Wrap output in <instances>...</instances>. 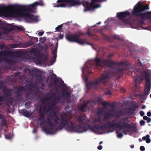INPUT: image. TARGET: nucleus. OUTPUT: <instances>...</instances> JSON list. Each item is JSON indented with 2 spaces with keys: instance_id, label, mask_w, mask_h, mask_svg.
<instances>
[{
  "instance_id": "9",
  "label": "nucleus",
  "mask_w": 151,
  "mask_h": 151,
  "mask_svg": "<svg viewBox=\"0 0 151 151\" xmlns=\"http://www.w3.org/2000/svg\"><path fill=\"white\" fill-rule=\"evenodd\" d=\"M23 54V52L22 51L14 52L11 50L0 51V60L5 57L13 56L16 57H19L22 56Z\"/></svg>"
},
{
  "instance_id": "2",
  "label": "nucleus",
  "mask_w": 151,
  "mask_h": 151,
  "mask_svg": "<svg viewBox=\"0 0 151 151\" xmlns=\"http://www.w3.org/2000/svg\"><path fill=\"white\" fill-rule=\"evenodd\" d=\"M116 120L114 119L109 122L104 124V125H101L99 124L95 125L92 127L89 124L86 126L84 123L80 124V130L79 132L82 133L86 131L88 129H90L91 131L94 133H97L99 130L103 131L104 129L110 128L112 127H116L121 129H127L123 130L127 132H129L131 130L134 131L136 128L132 125L126 122L125 119H122L117 123H115Z\"/></svg>"
},
{
  "instance_id": "56",
  "label": "nucleus",
  "mask_w": 151,
  "mask_h": 151,
  "mask_svg": "<svg viewBox=\"0 0 151 151\" xmlns=\"http://www.w3.org/2000/svg\"><path fill=\"white\" fill-rule=\"evenodd\" d=\"M95 121H97L99 122V123H101V119L100 117H99L97 119H96L95 120Z\"/></svg>"
},
{
  "instance_id": "32",
  "label": "nucleus",
  "mask_w": 151,
  "mask_h": 151,
  "mask_svg": "<svg viewBox=\"0 0 151 151\" xmlns=\"http://www.w3.org/2000/svg\"><path fill=\"white\" fill-rule=\"evenodd\" d=\"M61 98V97L60 96L58 95L57 96H56L53 99L56 101L57 103H60V99Z\"/></svg>"
},
{
  "instance_id": "42",
  "label": "nucleus",
  "mask_w": 151,
  "mask_h": 151,
  "mask_svg": "<svg viewBox=\"0 0 151 151\" xmlns=\"http://www.w3.org/2000/svg\"><path fill=\"white\" fill-rule=\"evenodd\" d=\"M86 34L90 37L92 38L93 36V34L91 33L89 31V30H88V31L86 33Z\"/></svg>"
},
{
  "instance_id": "15",
  "label": "nucleus",
  "mask_w": 151,
  "mask_h": 151,
  "mask_svg": "<svg viewBox=\"0 0 151 151\" xmlns=\"http://www.w3.org/2000/svg\"><path fill=\"white\" fill-rule=\"evenodd\" d=\"M62 96L66 99L67 103H71V101L69 100V99L71 97V94L67 89H63Z\"/></svg>"
},
{
  "instance_id": "17",
  "label": "nucleus",
  "mask_w": 151,
  "mask_h": 151,
  "mask_svg": "<svg viewBox=\"0 0 151 151\" xmlns=\"http://www.w3.org/2000/svg\"><path fill=\"white\" fill-rule=\"evenodd\" d=\"M103 28H101L100 29L98 30V32H100L103 35L102 38L105 40L107 41L111 42V38L107 36L105 34L103 33Z\"/></svg>"
},
{
  "instance_id": "44",
  "label": "nucleus",
  "mask_w": 151,
  "mask_h": 151,
  "mask_svg": "<svg viewBox=\"0 0 151 151\" xmlns=\"http://www.w3.org/2000/svg\"><path fill=\"white\" fill-rule=\"evenodd\" d=\"M62 27H63L62 24H61V25H59L58 26V27L55 28V29L56 30L59 31L62 28Z\"/></svg>"
},
{
  "instance_id": "26",
  "label": "nucleus",
  "mask_w": 151,
  "mask_h": 151,
  "mask_svg": "<svg viewBox=\"0 0 151 151\" xmlns=\"http://www.w3.org/2000/svg\"><path fill=\"white\" fill-rule=\"evenodd\" d=\"M139 106L138 105H132L130 107L129 109L132 111V112L129 111V112L133 114V112L136 110V108H138Z\"/></svg>"
},
{
  "instance_id": "60",
  "label": "nucleus",
  "mask_w": 151,
  "mask_h": 151,
  "mask_svg": "<svg viewBox=\"0 0 151 151\" xmlns=\"http://www.w3.org/2000/svg\"><path fill=\"white\" fill-rule=\"evenodd\" d=\"M109 106L111 107H114V104L113 103L111 104H109Z\"/></svg>"
},
{
  "instance_id": "48",
  "label": "nucleus",
  "mask_w": 151,
  "mask_h": 151,
  "mask_svg": "<svg viewBox=\"0 0 151 151\" xmlns=\"http://www.w3.org/2000/svg\"><path fill=\"white\" fill-rule=\"evenodd\" d=\"M47 100H50L52 99V96H47L45 98Z\"/></svg>"
},
{
  "instance_id": "5",
  "label": "nucleus",
  "mask_w": 151,
  "mask_h": 151,
  "mask_svg": "<svg viewBox=\"0 0 151 151\" xmlns=\"http://www.w3.org/2000/svg\"><path fill=\"white\" fill-rule=\"evenodd\" d=\"M149 9V6L138 2L134 7L132 12V14L142 19H150L151 18V11L144 12Z\"/></svg>"
},
{
  "instance_id": "6",
  "label": "nucleus",
  "mask_w": 151,
  "mask_h": 151,
  "mask_svg": "<svg viewBox=\"0 0 151 151\" xmlns=\"http://www.w3.org/2000/svg\"><path fill=\"white\" fill-rule=\"evenodd\" d=\"M70 2V7L74 6L76 5H80L81 3L79 1H76L75 0H69ZM106 0H91V3L88 2H86L83 4V6L86 8L84 9L85 11H87L94 8H97L100 7V5L96 3V2H101L106 1Z\"/></svg>"
},
{
  "instance_id": "23",
  "label": "nucleus",
  "mask_w": 151,
  "mask_h": 151,
  "mask_svg": "<svg viewBox=\"0 0 151 151\" xmlns=\"http://www.w3.org/2000/svg\"><path fill=\"white\" fill-rule=\"evenodd\" d=\"M21 113L22 114H24V116L25 117H28L30 115V112L27 110H26L25 109H23L21 110Z\"/></svg>"
},
{
  "instance_id": "45",
  "label": "nucleus",
  "mask_w": 151,
  "mask_h": 151,
  "mask_svg": "<svg viewBox=\"0 0 151 151\" xmlns=\"http://www.w3.org/2000/svg\"><path fill=\"white\" fill-rule=\"evenodd\" d=\"M4 48H6V46H5V44H0V49L2 50Z\"/></svg>"
},
{
  "instance_id": "11",
  "label": "nucleus",
  "mask_w": 151,
  "mask_h": 151,
  "mask_svg": "<svg viewBox=\"0 0 151 151\" xmlns=\"http://www.w3.org/2000/svg\"><path fill=\"white\" fill-rule=\"evenodd\" d=\"M143 73H145V81L147 82L146 83V86L145 88V91L144 93L142 94V96H146L149 94L150 91V88L151 87L150 78L148 77V74L145 71L143 72Z\"/></svg>"
},
{
  "instance_id": "39",
  "label": "nucleus",
  "mask_w": 151,
  "mask_h": 151,
  "mask_svg": "<svg viewBox=\"0 0 151 151\" xmlns=\"http://www.w3.org/2000/svg\"><path fill=\"white\" fill-rule=\"evenodd\" d=\"M53 81L55 87L57 86L58 85L57 83H58L59 80L58 78H54Z\"/></svg>"
},
{
  "instance_id": "29",
  "label": "nucleus",
  "mask_w": 151,
  "mask_h": 151,
  "mask_svg": "<svg viewBox=\"0 0 151 151\" xmlns=\"http://www.w3.org/2000/svg\"><path fill=\"white\" fill-rule=\"evenodd\" d=\"M112 115V114L111 113H106L105 114H104V121H105L106 119H108L109 117L111 116Z\"/></svg>"
},
{
  "instance_id": "59",
  "label": "nucleus",
  "mask_w": 151,
  "mask_h": 151,
  "mask_svg": "<svg viewBox=\"0 0 151 151\" xmlns=\"http://www.w3.org/2000/svg\"><path fill=\"white\" fill-rule=\"evenodd\" d=\"M19 74V72H17L16 73H15L14 75V76H15V77L18 76Z\"/></svg>"
},
{
  "instance_id": "58",
  "label": "nucleus",
  "mask_w": 151,
  "mask_h": 151,
  "mask_svg": "<svg viewBox=\"0 0 151 151\" xmlns=\"http://www.w3.org/2000/svg\"><path fill=\"white\" fill-rule=\"evenodd\" d=\"M44 31L39 32L38 33V35H39L40 36H42L43 35V34H44Z\"/></svg>"
},
{
  "instance_id": "52",
  "label": "nucleus",
  "mask_w": 151,
  "mask_h": 151,
  "mask_svg": "<svg viewBox=\"0 0 151 151\" xmlns=\"http://www.w3.org/2000/svg\"><path fill=\"white\" fill-rule=\"evenodd\" d=\"M18 45L17 44H13L12 45L11 47L12 48H16L17 47Z\"/></svg>"
},
{
  "instance_id": "10",
  "label": "nucleus",
  "mask_w": 151,
  "mask_h": 151,
  "mask_svg": "<svg viewBox=\"0 0 151 151\" xmlns=\"http://www.w3.org/2000/svg\"><path fill=\"white\" fill-rule=\"evenodd\" d=\"M130 15L129 12L127 11L124 12H118L117 13L116 17L124 23L127 24L129 22V18H126L127 17H129Z\"/></svg>"
},
{
  "instance_id": "14",
  "label": "nucleus",
  "mask_w": 151,
  "mask_h": 151,
  "mask_svg": "<svg viewBox=\"0 0 151 151\" xmlns=\"http://www.w3.org/2000/svg\"><path fill=\"white\" fill-rule=\"evenodd\" d=\"M29 12L25 13L24 18L26 21L27 22L31 23L37 21V17L31 14Z\"/></svg>"
},
{
  "instance_id": "54",
  "label": "nucleus",
  "mask_w": 151,
  "mask_h": 151,
  "mask_svg": "<svg viewBox=\"0 0 151 151\" xmlns=\"http://www.w3.org/2000/svg\"><path fill=\"white\" fill-rule=\"evenodd\" d=\"M86 44L88 45H90L92 47H93V46L92 44L87 42L85 40V42L84 43L83 45H84Z\"/></svg>"
},
{
  "instance_id": "1",
  "label": "nucleus",
  "mask_w": 151,
  "mask_h": 151,
  "mask_svg": "<svg viewBox=\"0 0 151 151\" xmlns=\"http://www.w3.org/2000/svg\"><path fill=\"white\" fill-rule=\"evenodd\" d=\"M71 119L70 116L66 114L61 115L59 118L55 111L50 112L45 120L49 127L45 128L44 131L48 134H53L58 129L61 130L65 127L68 132H79L80 124L75 126L74 122L71 121Z\"/></svg>"
},
{
  "instance_id": "50",
  "label": "nucleus",
  "mask_w": 151,
  "mask_h": 151,
  "mask_svg": "<svg viewBox=\"0 0 151 151\" xmlns=\"http://www.w3.org/2000/svg\"><path fill=\"white\" fill-rule=\"evenodd\" d=\"M140 124L141 125H144L145 124V122L143 120H141L140 122Z\"/></svg>"
},
{
  "instance_id": "16",
  "label": "nucleus",
  "mask_w": 151,
  "mask_h": 151,
  "mask_svg": "<svg viewBox=\"0 0 151 151\" xmlns=\"http://www.w3.org/2000/svg\"><path fill=\"white\" fill-rule=\"evenodd\" d=\"M24 90V88L23 87H20L17 89L15 92V94L18 98H20L21 97L22 92Z\"/></svg>"
},
{
  "instance_id": "12",
  "label": "nucleus",
  "mask_w": 151,
  "mask_h": 151,
  "mask_svg": "<svg viewBox=\"0 0 151 151\" xmlns=\"http://www.w3.org/2000/svg\"><path fill=\"white\" fill-rule=\"evenodd\" d=\"M30 73L33 76L35 77L39 83L42 82L43 79L41 76V73L40 71L35 68L30 69L29 70Z\"/></svg>"
},
{
  "instance_id": "64",
  "label": "nucleus",
  "mask_w": 151,
  "mask_h": 151,
  "mask_svg": "<svg viewBox=\"0 0 151 151\" xmlns=\"http://www.w3.org/2000/svg\"><path fill=\"white\" fill-rule=\"evenodd\" d=\"M147 115L148 116H151V113L150 111H148L147 113Z\"/></svg>"
},
{
  "instance_id": "28",
  "label": "nucleus",
  "mask_w": 151,
  "mask_h": 151,
  "mask_svg": "<svg viewBox=\"0 0 151 151\" xmlns=\"http://www.w3.org/2000/svg\"><path fill=\"white\" fill-rule=\"evenodd\" d=\"M31 52L33 53L37 58H38L40 57V53L36 50L33 49L31 51Z\"/></svg>"
},
{
  "instance_id": "35",
  "label": "nucleus",
  "mask_w": 151,
  "mask_h": 151,
  "mask_svg": "<svg viewBox=\"0 0 151 151\" xmlns=\"http://www.w3.org/2000/svg\"><path fill=\"white\" fill-rule=\"evenodd\" d=\"M67 5H69V4H67V3H62L57 5L56 7H65Z\"/></svg>"
},
{
  "instance_id": "55",
  "label": "nucleus",
  "mask_w": 151,
  "mask_h": 151,
  "mask_svg": "<svg viewBox=\"0 0 151 151\" xmlns=\"http://www.w3.org/2000/svg\"><path fill=\"white\" fill-rule=\"evenodd\" d=\"M139 114L141 116H142L144 115L145 113L143 111H141L139 112Z\"/></svg>"
},
{
  "instance_id": "49",
  "label": "nucleus",
  "mask_w": 151,
  "mask_h": 151,
  "mask_svg": "<svg viewBox=\"0 0 151 151\" xmlns=\"http://www.w3.org/2000/svg\"><path fill=\"white\" fill-rule=\"evenodd\" d=\"M40 125H42L44 124L45 123H46L44 119L43 120L40 121Z\"/></svg>"
},
{
  "instance_id": "47",
  "label": "nucleus",
  "mask_w": 151,
  "mask_h": 151,
  "mask_svg": "<svg viewBox=\"0 0 151 151\" xmlns=\"http://www.w3.org/2000/svg\"><path fill=\"white\" fill-rule=\"evenodd\" d=\"M105 94L107 95H110L111 94V91L109 90H107L105 92Z\"/></svg>"
},
{
  "instance_id": "46",
  "label": "nucleus",
  "mask_w": 151,
  "mask_h": 151,
  "mask_svg": "<svg viewBox=\"0 0 151 151\" xmlns=\"http://www.w3.org/2000/svg\"><path fill=\"white\" fill-rule=\"evenodd\" d=\"M123 136V132L117 133V137L119 138H121Z\"/></svg>"
},
{
  "instance_id": "3",
  "label": "nucleus",
  "mask_w": 151,
  "mask_h": 151,
  "mask_svg": "<svg viewBox=\"0 0 151 151\" xmlns=\"http://www.w3.org/2000/svg\"><path fill=\"white\" fill-rule=\"evenodd\" d=\"M44 5L42 0H39L32 4L28 5H19L16 10H14L15 6L10 5L1 7V9L5 12L9 16L15 17H24L25 12H35L37 6H43Z\"/></svg>"
},
{
  "instance_id": "19",
  "label": "nucleus",
  "mask_w": 151,
  "mask_h": 151,
  "mask_svg": "<svg viewBox=\"0 0 151 151\" xmlns=\"http://www.w3.org/2000/svg\"><path fill=\"white\" fill-rule=\"evenodd\" d=\"M89 102H88L84 103L82 105L79 107V111L82 112H84Z\"/></svg>"
},
{
  "instance_id": "22",
  "label": "nucleus",
  "mask_w": 151,
  "mask_h": 151,
  "mask_svg": "<svg viewBox=\"0 0 151 151\" xmlns=\"http://www.w3.org/2000/svg\"><path fill=\"white\" fill-rule=\"evenodd\" d=\"M38 41V39L37 37H35L33 39L30 40L27 43V44L28 46H31L34 45L35 43Z\"/></svg>"
},
{
  "instance_id": "51",
  "label": "nucleus",
  "mask_w": 151,
  "mask_h": 151,
  "mask_svg": "<svg viewBox=\"0 0 151 151\" xmlns=\"http://www.w3.org/2000/svg\"><path fill=\"white\" fill-rule=\"evenodd\" d=\"M5 98L4 96H0V101H3L5 100Z\"/></svg>"
},
{
  "instance_id": "43",
  "label": "nucleus",
  "mask_w": 151,
  "mask_h": 151,
  "mask_svg": "<svg viewBox=\"0 0 151 151\" xmlns=\"http://www.w3.org/2000/svg\"><path fill=\"white\" fill-rule=\"evenodd\" d=\"M113 38L115 39L120 40V37L119 35H113L112 36Z\"/></svg>"
},
{
  "instance_id": "34",
  "label": "nucleus",
  "mask_w": 151,
  "mask_h": 151,
  "mask_svg": "<svg viewBox=\"0 0 151 151\" xmlns=\"http://www.w3.org/2000/svg\"><path fill=\"white\" fill-rule=\"evenodd\" d=\"M98 114L99 115H104V110L103 108H101L98 109Z\"/></svg>"
},
{
  "instance_id": "25",
  "label": "nucleus",
  "mask_w": 151,
  "mask_h": 151,
  "mask_svg": "<svg viewBox=\"0 0 151 151\" xmlns=\"http://www.w3.org/2000/svg\"><path fill=\"white\" fill-rule=\"evenodd\" d=\"M52 54L53 55V56L51 58V62H54L56 60V58L57 57V51H54L52 50Z\"/></svg>"
},
{
  "instance_id": "41",
  "label": "nucleus",
  "mask_w": 151,
  "mask_h": 151,
  "mask_svg": "<svg viewBox=\"0 0 151 151\" xmlns=\"http://www.w3.org/2000/svg\"><path fill=\"white\" fill-rule=\"evenodd\" d=\"M47 94L50 95V96H52V98L55 97L56 96V93H54L52 91L49 92Z\"/></svg>"
},
{
  "instance_id": "62",
  "label": "nucleus",
  "mask_w": 151,
  "mask_h": 151,
  "mask_svg": "<svg viewBox=\"0 0 151 151\" xmlns=\"http://www.w3.org/2000/svg\"><path fill=\"white\" fill-rule=\"evenodd\" d=\"M97 148L99 150H101L102 148V146L101 145H99L97 147Z\"/></svg>"
},
{
  "instance_id": "63",
  "label": "nucleus",
  "mask_w": 151,
  "mask_h": 151,
  "mask_svg": "<svg viewBox=\"0 0 151 151\" xmlns=\"http://www.w3.org/2000/svg\"><path fill=\"white\" fill-rule=\"evenodd\" d=\"M147 121V123H149L151 121V119L150 118L148 117Z\"/></svg>"
},
{
  "instance_id": "20",
  "label": "nucleus",
  "mask_w": 151,
  "mask_h": 151,
  "mask_svg": "<svg viewBox=\"0 0 151 151\" xmlns=\"http://www.w3.org/2000/svg\"><path fill=\"white\" fill-rule=\"evenodd\" d=\"M0 119H1V126H6L7 125V120L4 119L3 116L0 114Z\"/></svg>"
},
{
  "instance_id": "33",
  "label": "nucleus",
  "mask_w": 151,
  "mask_h": 151,
  "mask_svg": "<svg viewBox=\"0 0 151 151\" xmlns=\"http://www.w3.org/2000/svg\"><path fill=\"white\" fill-rule=\"evenodd\" d=\"M58 3H67V4H69L70 6V2L69 0H58L57 1Z\"/></svg>"
},
{
  "instance_id": "21",
  "label": "nucleus",
  "mask_w": 151,
  "mask_h": 151,
  "mask_svg": "<svg viewBox=\"0 0 151 151\" xmlns=\"http://www.w3.org/2000/svg\"><path fill=\"white\" fill-rule=\"evenodd\" d=\"M12 30H13V29L12 26L9 27H6L3 28V32L4 34H6Z\"/></svg>"
},
{
  "instance_id": "8",
  "label": "nucleus",
  "mask_w": 151,
  "mask_h": 151,
  "mask_svg": "<svg viewBox=\"0 0 151 151\" xmlns=\"http://www.w3.org/2000/svg\"><path fill=\"white\" fill-rule=\"evenodd\" d=\"M110 78L109 72H106L102 74L100 78H98L97 80L94 82H90L86 84V87L88 89L92 88L93 86H97L101 83L105 84L106 83V80Z\"/></svg>"
},
{
  "instance_id": "61",
  "label": "nucleus",
  "mask_w": 151,
  "mask_h": 151,
  "mask_svg": "<svg viewBox=\"0 0 151 151\" xmlns=\"http://www.w3.org/2000/svg\"><path fill=\"white\" fill-rule=\"evenodd\" d=\"M40 41L42 43H43L45 41V40L44 39L41 38L40 39Z\"/></svg>"
},
{
  "instance_id": "31",
  "label": "nucleus",
  "mask_w": 151,
  "mask_h": 151,
  "mask_svg": "<svg viewBox=\"0 0 151 151\" xmlns=\"http://www.w3.org/2000/svg\"><path fill=\"white\" fill-rule=\"evenodd\" d=\"M56 103H57V102L54 99L50 102V106H49L51 107L50 110H52V108L55 105Z\"/></svg>"
},
{
  "instance_id": "30",
  "label": "nucleus",
  "mask_w": 151,
  "mask_h": 151,
  "mask_svg": "<svg viewBox=\"0 0 151 151\" xmlns=\"http://www.w3.org/2000/svg\"><path fill=\"white\" fill-rule=\"evenodd\" d=\"M13 29V30H17V31H22L24 30L21 27H20L17 26H12Z\"/></svg>"
},
{
  "instance_id": "53",
  "label": "nucleus",
  "mask_w": 151,
  "mask_h": 151,
  "mask_svg": "<svg viewBox=\"0 0 151 151\" xmlns=\"http://www.w3.org/2000/svg\"><path fill=\"white\" fill-rule=\"evenodd\" d=\"M140 150L142 151H144L145 150V148L144 146H141L140 147Z\"/></svg>"
},
{
  "instance_id": "7",
  "label": "nucleus",
  "mask_w": 151,
  "mask_h": 151,
  "mask_svg": "<svg viewBox=\"0 0 151 151\" xmlns=\"http://www.w3.org/2000/svg\"><path fill=\"white\" fill-rule=\"evenodd\" d=\"M77 34L67 35H66V38L69 42H75L80 44H83L85 42V40L84 39H80L79 37L81 35H85L86 33L78 31L77 32Z\"/></svg>"
},
{
  "instance_id": "4",
  "label": "nucleus",
  "mask_w": 151,
  "mask_h": 151,
  "mask_svg": "<svg viewBox=\"0 0 151 151\" xmlns=\"http://www.w3.org/2000/svg\"><path fill=\"white\" fill-rule=\"evenodd\" d=\"M94 60L96 63V66L102 67L103 64L104 65H108V66L111 68H113L116 66H122V68H117L115 70L114 73V76H115L119 78L122 76L123 74V71L127 69H129L127 67L128 64L124 62H122L120 63L113 62L111 60L104 59H99L96 57Z\"/></svg>"
},
{
  "instance_id": "38",
  "label": "nucleus",
  "mask_w": 151,
  "mask_h": 151,
  "mask_svg": "<svg viewBox=\"0 0 151 151\" xmlns=\"http://www.w3.org/2000/svg\"><path fill=\"white\" fill-rule=\"evenodd\" d=\"M25 106L26 109H29L31 107L30 102H26L25 104Z\"/></svg>"
},
{
  "instance_id": "57",
  "label": "nucleus",
  "mask_w": 151,
  "mask_h": 151,
  "mask_svg": "<svg viewBox=\"0 0 151 151\" xmlns=\"http://www.w3.org/2000/svg\"><path fill=\"white\" fill-rule=\"evenodd\" d=\"M63 34L62 35L61 34H60L59 35V38L60 39H62L63 38Z\"/></svg>"
},
{
  "instance_id": "18",
  "label": "nucleus",
  "mask_w": 151,
  "mask_h": 151,
  "mask_svg": "<svg viewBox=\"0 0 151 151\" xmlns=\"http://www.w3.org/2000/svg\"><path fill=\"white\" fill-rule=\"evenodd\" d=\"M2 90L3 92L5 94V95L6 97L11 96V92L10 89L4 87L3 88Z\"/></svg>"
},
{
  "instance_id": "13",
  "label": "nucleus",
  "mask_w": 151,
  "mask_h": 151,
  "mask_svg": "<svg viewBox=\"0 0 151 151\" xmlns=\"http://www.w3.org/2000/svg\"><path fill=\"white\" fill-rule=\"evenodd\" d=\"M51 107L46 108L45 106L40 107L39 110V117L37 119L39 121H41L44 119L45 115L48 114L50 110Z\"/></svg>"
},
{
  "instance_id": "37",
  "label": "nucleus",
  "mask_w": 151,
  "mask_h": 151,
  "mask_svg": "<svg viewBox=\"0 0 151 151\" xmlns=\"http://www.w3.org/2000/svg\"><path fill=\"white\" fill-rule=\"evenodd\" d=\"M13 62V60L10 59H6V63L8 64V65H11Z\"/></svg>"
},
{
  "instance_id": "36",
  "label": "nucleus",
  "mask_w": 151,
  "mask_h": 151,
  "mask_svg": "<svg viewBox=\"0 0 151 151\" xmlns=\"http://www.w3.org/2000/svg\"><path fill=\"white\" fill-rule=\"evenodd\" d=\"M77 119L79 122L82 123L83 121L85 119L84 117L82 116H79L78 117Z\"/></svg>"
},
{
  "instance_id": "27",
  "label": "nucleus",
  "mask_w": 151,
  "mask_h": 151,
  "mask_svg": "<svg viewBox=\"0 0 151 151\" xmlns=\"http://www.w3.org/2000/svg\"><path fill=\"white\" fill-rule=\"evenodd\" d=\"M150 136L149 134H147L145 136L143 137L142 138L143 140H146V142L149 143L151 142V140L150 139Z\"/></svg>"
},
{
  "instance_id": "24",
  "label": "nucleus",
  "mask_w": 151,
  "mask_h": 151,
  "mask_svg": "<svg viewBox=\"0 0 151 151\" xmlns=\"http://www.w3.org/2000/svg\"><path fill=\"white\" fill-rule=\"evenodd\" d=\"M102 98L101 97H96L95 99L91 101L94 104H96V103H99L101 101Z\"/></svg>"
},
{
  "instance_id": "40",
  "label": "nucleus",
  "mask_w": 151,
  "mask_h": 151,
  "mask_svg": "<svg viewBox=\"0 0 151 151\" xmlns=\"http://www.w3.org/2000/svg\"><path fill=\"white\" fill-rule=\"evenodd\" d=\"M101 104L105 108H107L106 106L107 105L109 106V103L107 101H104L101 103Z\"/></svg>"
}]
</instances>
